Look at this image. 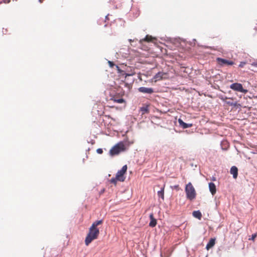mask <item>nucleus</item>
<instances>
[{"label": "nucleus", "mask_w": 257, "mask_h": 257, "mask_svg": "<svg viewBox=\"0 0 257 257\" xmlns=\"http://www.w3.org/2000/svg\"><path fill=\"white\" fill-rule=\"evenodd\" d=\"M102 223V220H97L92 223L89 229V232L85 239L86 245L88 246L93 240L97 238L99 234V231L97 226Z\"/></svg>", "instance_id": "1"}, {"label": "nucleus", "mask_w": 257, "mask_h": 257, "mask_svg": "<svg viewBox=\"0 0 257 257\" xmlns=\"http://www.w3.org/2000/svg\"><path fill=\"white\" fill-rule=\"evenodd\" d=\"M127 165H124L121 170H119L115 176V178H112L110 180V182L114 184L115 185L117 183V181L123 182L125 179L124 177V174H125L127 170Z\"/></svg>", "instance_id": "2"}, {"label": "nucleus", "mask_w": 257, "mask_h": 257, "mask_svg": "<svg viewBox=\"0 0 257 257\" xmlns=\"http://www.w3.org/2000/svg\"><path fill=\"white\" fill-rule=\"evenodd\" d=\"M126 148L124 143L120 142L114 146L109 151V154L111 156L118 155L120 152L125 150Z\"/></svg>", "instance_id": "3"}, {"label": "nucleus", "mask_w": 257, "mask_h": 257, "mask_svg": "<svg viewBox=\"0 0 257 257\" xmlns=\"http://www.w3.org/2000/svg\"><path fill=\"white\" fill-rule=\"evenodd\" d=\"M185 192L187 198L190 200L194 199L196 197V193L195 188L190 182L186 185Z\"/></svg>", "instance_id": "4"}, {"label": "nucleus", "mask_w": 257, "mask_h": 257, "mask_svg": "<svg viewBox=\"0 0 257 257\" xmlns=\"http://www.w3.org/2000/svg\"><path fill=\"white\" fill-rule=\"evenodd\" d=\"M230 88L234 91H239L243 93H246L247 92V90L244 89L243 88L242 84L240 83H232L230 85Z\"/></svg>", "instance_id": "5"}, {"label": "nucleus", "mask_w": 257, "mask_h": 257, "mask_svg": "<svg viewBox=\"0 0 257 257\" xmlns=\"http://www.w3.org/2000/svg\"><path fill=\"white\" fill-rule=\"evenodd\" d=\"M216 60L218 64L221 66L225 65H232L234 64V62L232 61L227 60L221 58H217Z\"/></svg>", "instance_id": "6"}, {"label": "nucleus", "mask_w": 257, "mask_h": 257, "mask_svg": "<svg viewBox=\"0 0 257 257\" xmlns=\"http://www.w3.org/2000/svg\"><path fill=\"white\" fill-rule=\"evenodd\" d=\"M138 90L140 92L143 93L152 94L154 92V90L152 88L141 87L139 88Z\"/></svg>", "instance_id": "7"}, {"label": "nucleus", "mask_w": 257, "mask_h": 257, "mask_svg": "<svg viewBox=\"0 0 257 257\" xmlns=\"http://www.w3.org/2000/svg\"><path fill=\"white\" fill-rule=\"evenodd\" d=\"M150 222L149 223V226L151 227H154L157 225V220L154 217L153 213H151L150 216Z\"/></svg>", "instance_id": "8"}, {"label": "nucleus", "mask_w": 257, "mask_h": 257, "mask_svg": "<svg viewBox=\"0 0 257 257\" xmlns=\"http://www.w3.org/2000/svg\"><path fill=\"white\" fill-rule=\"evenodd\" d=\"M178 122L181 127H182L183 128H187L188 127H190L192 126V123H186L184 122L181 119L179 118L178 119Z\"/></svg>", "instance_id": "9"}, {"label": "nucleus", "mask_w": 257, "mask_h": 257, "mask_svg": "<svg viewBox=\"0 0 257 257\" xmlns=\"http://www.w3.org/2000/svg\"><path fill=\"white\" fill-rule=\"evenodd\" d=\"M209 191L212 195H214L216 192V188L214 183L210 182L209 183Z\"/></svg>", "instance_id": "10"}, {"label": "nucleus", "mask_w": 257, "mask_h": 257, "mask_svg": "<svg viewBox=\"0 0 257 257\" xmlns=\"http://www.w3.org/2000/svg\"><path fill=\"white\" fill-rule=\"evenodd\" d=\"M230 173L233 175V177L236 179L238 175V169L235 166H232L230 169Z\"/></svg>", "instance_id": "11"}, {"label": "nucleus", "mask_w": 257, "mask_h": 257, "mask_svg": "<svg viewBox=\"0 0 257 257\" xmlns=\"http://www.w3.org/2000/svg\"><path fill=\"white\" fill-rule=\"evenodd\" d=\"M215 243V238H211L208 243L206 245V248L207 250H209L210 248L212 247Z\"/></svg>", "instance_id": "12"}, {"label": "nucleus", "mask_w": 257, "mask_h": 257, "mask_svg": "<svg viewBox=\"0 0 257 257\" xmlns=\"http://www.w3.org/2000/svg\"><path fill=\"white\" fill-rule=\"evenodd\" d=\"M164 75V74L162 72H158V73H157L154 77V79L155 80V81H157L162 79Z\"/></svg>", "instance_id": "13"}, {"label": "nucleus", "mask_w": 257, "mask_h": 257, "mask_svg": "<svg viewBox=\"0 0 257 257\" xmlns=\"http://www.w3.org/2000/svg\"><path fill=\"white\" fill-rule=\"evenodd\" d=\"M154 39H155V38H153L151 36L147 35L144 39L141 40L140 42L141 43H142L144 41L149 42L152 41Z\"/></svg>", "instance_id": "14"}, {"label": "nucleus", "mask_w": 257, "mask_h": 257, "mask_svg": "<svg viewBox=\"0 0 257 257\" xmlns=\"http://www.w3.org/2000/svg\"><path fill=\"white\" fill-rule=\"evenodd\" d=\"M193 216L194 217L200 220L202 217V214H201V212L199 210L194 211L193 212Z\"/></svg>", "instance_id": "15"}, {"label": "nucleus", "mask_w": 257, "mask_h": 257, "mask_svg": "<svg viewBox=\"0 0 257 257\" xmlns=\"http://www.w3.org/2000/svg\"><path fill=\"white\" fill-rule=\"evenodd\" d=\"M111 100H112L114 102L118 103H122L125 102V100L123 98L117 99L115 96L113 97V98H111Z\"/></svg>", "instance_id": "16"}, {"label": "nucleus", "mask_w": 257, "mask_h": 257, "mask_svg": "<svg viewBox=\"0 0 257 257\" xmlns=\"http://www.w3.org/2000/svg\"><path fill=\"white\" fill-rule=\"evenodd\" d=\"M140 111L142 112V114H144L145 113H149V110L148 106H146L141 107Z\"/></svg>", "instance_id": "17"}, {"label": "nucleus", "mask_w": 257, "mask_h": 257, "mask_svg": "<svg viewBox=\"0 0 257 257\" xmlns=\"http://www.w3.org/2000/svg\"><path fill=\"white\" fill-rule=\"evenodd\" d=\"M164 188H162L161 191H159L158 192V195L159 197H161L163 199H164Z\"/></svg>", "instance_id": "18"}, {"label": "nucleus", "mask_w": 257, "mask_h": 257, "mask_svg": "<svg viewBox=\"0 0 257 257\" xmlns=\"http://www.w3.org/2000/svg\"><path fill=\"white\" fill-rule=\"evenodd\" d=\"M226 103H227V104H228V105H231V106H236L237 105V103L236 102H231V101H227Z\"/></svg>", "instance_id": "19"}, {"label": "nucleus", "mask_w": 257, "mask_h": 257, "mask_svg": "<svg viewBox=\"0 0 257 257\" xmlns=\"http://www.w3.org/2000/svg\"><path fill=\"white\" fill-rule=\"evenodd\" d=\"M246 64V62H241L239 65V67L242 68Z\"/></svg>", "instance_id": "20"}, {"label": "nucleus", "mask_w": 257, "mask_h": 257, "mask_svg": "<svg viewBox=\"0 0 257 257\" xmlns=\"http://www.w3.org/2000/svg\"><path fill=\"white\" fill-rule=\"evenodd\" d=\"M96 152L98 154H101L103 153V150L102 149H97Z\"/></svg>", "instance_id": "21"}, {"label": "nucleus", "mask_w": 257, "mask_h": 257, "mask_svg": "<svg viewBox=\"0 0 257 257\" xmlns=\"http://www.w3.org/2000/svg\"><path fill=\"white\" fill-rule=\"evenodd\" d=\"M256 237V234L254 233L252 235L251 238L250 239L254 240L255 237Z\"/></svg>", "instance_id": "22"}, {"label": "nucleus", "mask_w": 257, "mask_h": 257, "mask_svg": "<svg viewBox=\"0 0 257 257\" xmlns=\"http://www.w3.org/2000/svg\"><path fill=\"white\" fill-rule=\"evenodd\" d=\"M108 63L109 65V66L110 67H113V66L114 65L113 63L112 62H111V61H109Z\"/></svg>", "instance_id": "23"}, {"label": "nucleus", "mask_w": 257, "mask_h": 257, "mask_svg": "<svg viewBox=\"0 0 257 257\" xmlns=\"http://www.w3.org/2000/svg\"><path fill=\"white\" fill-rule=\"evenodd\" d=\"M253 29L254 30L255 32L257 31V24H255V25L254 26Z\"/></svg>", "instance_id": "24"}, {"label": "nucleus", "mask_w": 257, "mask_h": 257, "mask_svg": "<svg viewBox=\"0 0 257 257\" xmlns=\"http://www.w3.org/2000/svg\"><path fill=\"white\" fill-rule=\"evenodd\" d=\"M44 0H39L40 3H42Z\"/></svg>", "instance_id": "25"}, {"label": "nucleus", "mask_w": 257, "mask_h": 257, "mask_svg": "<svg viewBox=\"0 0 257 257\" xmlns=\"http://www.w3.org/2000/svg\"><path fill=\"white\" fill-rule=\"evenodd\" d=\"M175 188H178V185L175 186Z\"/></svg>", "instance_id": "26"}]
</instances>
